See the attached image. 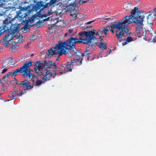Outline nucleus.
Segmentation results:
<instances>
[{"label": "nucleus", "instance_id": "obj_26", "mask_svg": "<svg viewBox=\"0 0 156 156\" xmlns=\"http://www.w3.org/2000/svg\"><path fill=\"white\" fill-rule=\"evenodd\" d=\"M48 5L49 4H48V2L46 3L45 5H43V8H47L48 6Z\"/></svg>", "mask_w": 156, "mask_h": 156}, {"label": "nucleus", "instance_id": "obj_2", "mask_svg": "<svg viewBox=\"0 0 156 156\" xmlns=\"http://www.w3.org/2000/svg\"><path fill=\"white\" fill-rule=\"evenodd\" d=\"M87 48L89 47H88L87 48V49L82 54L81 53L80 56L75 55L76 57L72 60L71 62H68L67 63L65 64H62L59 67L57 66L55 62L50 61H48V62L44 61V63L41 62L40 61H37L34 63L35 71L39 76H41L43 75L42 72L43 69H46L45 70L46 73L45 76L43 78L46 81L49 80V78L50 77L54 78L55 76L59 74H61L68 72H71L72 65L76 66L82 64V59L81 56H89L91 54V53L88 52L89 51L87 50Z\"/></svg>", "mask_w": 156, "mask_h": 156}, {"label": "nucleus", "instance_id": "obj_6", "mask_svg": "<svg viewBox=\"0 0 156 156\" xmlns=\"http://www.w3.org/2000/svg\"><path fill=\"white\" fill-rule=\"evenodd\" d=\"M92 31L88 32H81L79 33V37L78 40L84 44H87L89 46H92L96 42L97 38L93 36Z\"/></svg>", "mask_w": 156, "mask_h": 156}, {"label": "nucleus", "instance_id": "obj_31", "mask_svg": "<svg viewBox=\"0 0 156 156\" xmlns=\"http://www.w3.org/2000/svg\"><path fill=\"white\" fill-rule=\"evenodd\" d=\"M111 50L110 49V50L108 51H107V53H108V52H109V54H110V53H111Z\"/></svg>", "mask_w": 156, "mask_h": 156}, {"label": "nucleus", "instance_id": "obj_8", "mask_svg": "<svg viewBox=\"0 0 156 156\" xmlns=\"http://www.w3.org/2000/svg\"><path fill=\"white\" fill-rule=\"evenodd\" d=\"M61 51L62 48L59 47V43L58 42V44H56L54 47H52L48 50V55L51 57L55 56L56 55H57L58 58L56 59V60H57L59 58V56L62 54L66 55L65 53L63 51L61 52Z\"/></svg>", "mask_w": 156, "mask_h": 156}, {"label": "nucleus", "instance_id": "obj_1", "mask_svg": "<svg viewBox=\"0 0 156 156\" xmlns=\"http://www.w3.org/2000/svg\"><path fill=\"white\" fill-rule=\"evenodd\" d=\"M87 48L89 47H88L87 48V49L82 54L81 53L80 56L75 55L76 57L72 60L71 62H68L67 63L65 64H62L59 67L57 66L55 62L50 61H48V62L44 61V63L41 62L40 61H37L34 63L35 71L39 76H41L43 75L42 72L43 69H46L45 70L46 73L45 76L43 78L46 81L49 80V78L50 77L54 78L55 76L59 74H61L68 72H71L72 65L76 66L82 64V59L81 56H89L91 54V53L88 52L89 51L87 50Z\"/></svg>", "mask_w": 156, "mask_h": 156}, {"label": "nucleus", "instance_id": "obj_27", "mask_svg": "<svg viewBox=\"0 0 156 156\" xmlns=\"http://www.w3.org/2000/svg\"><path fill=\"white\" fill-rule=\"evenodd\" d=\"M7 68H5L2 70V74L4 73H5L6 72H7Z\"/></svg>", "mask_w": 156, "mask_h": 156}, {"label": "nucleus", "instance_id": "obj_21", "mask_svg": "<svg viewBox=\"0 0 156 156\" xmlns=\"http://www.w3.org/2000/svg\"><path fill=\"white\" fill-rule=\"evenodd\" d=\"M156 10L154 9V10L152 12H150V13L152 16L154 18V19H156Z\"/></svg>", "mask_w": 156, "mask_h": 156}, {"label": "nucleus", "instance_id": "obj_40", "mask_svg": "<svg viewBox=\"0 0 156 156\" xmlns=\"http://www.w3.org/2000/svg\"><path fill=\"white\" fill-rule=\"evenodd\" d=\"M136 57H135V59H136Z\"/></svg>", "mask_w": 156, "mask_h": 156}, {"label": "nucleus", "instance_id": "obj_37", "mask_svg": "<svg viewBox=\"0 0 156 156\" xmlns=\"http://www.w3.org/2000/svg\"><path fill=\"white\" fill-rule=\"evenodd\" d=\"M129 34H131V33H129Z\"/></svg>", "mask_w": 156, "mask_h": 156}, {"label": "nucleus", "instance_id": "obj_34", "mask_svg": "<svg viewBox=\"0 0 156 156\" xmlns=\"http://www.w3.org/2000/svg\"><path fill=\"white\" fill-rule=\"evenodd\" d=\"M19 28V25H18L16 27V30H17Z\"/></svg>", "mask_w": 156, "mask_h": 156}, {"label": "nucleus", "instance_id": "obj_19", "mask_svg": "<svg viewBox=\"0 0 156 156\" xmlns=\"http://www.w3.org/2000/svg\"><path fill=\"white\" fill-rule=\"evenodd\" d=\"M44 2H46L48 0H43ZM57 1V0H50V1L48 2L49 5L51 6H54L55 5V3Z\"/></svg>", "mask_w": 156, "mask_h": 156}, {"label": "nucleus", "instance_id": "obj_5", "mask_svg": "<svg viewBox=\"0 0 156 156\" xmlns=\"http://www.w3.org/2000/svg\"><path fill=\"white\" fill-rule=\"evenodd\" d=\"M21 8H20V9L16 12L17 14L14 18L11 19L10 17H8L3 21V24L2 25H0V36L5 33L9 32L12 28V22L16 18H18V17H21L19 15L21 13L22 11H27L28 10V9L30 8V6L28 5L27 7H21Z\"/></svg>", "mask_w": 156, "mask_h": 156}, {"label": "nucleus", "instance_id": "obj_9", "mask_svg": "<svg viewBox=\"0 0 156 156\" xmlns=\"http://www.w3.org/2000/svg\"><path fill=\"white\" fill-rule=\"evenodd\" d=\"M14 83L18 85V86L22 88L26 92L27 90L31 89L33 88V86L31 85V83L27 80H24L22 82L18 81L16 78H14Z\"/></svg>", "mask_w": 156, "mask_h": 156}, {"label": "nucleus", "instance_id": "obj_14", "mask_svg": "<svg viewBox=\"0 0 156 156\" xmlns=\"http://www.w3.org/2000/svg\"><path fill=\"white\" fill-rule=\"evenodd\" d=\"M76 33V31H74L73 29H69L68 31L65 34V36H68L72 37Z\"/></svg>", "mask_w": 156, "mask_h": 156}, {"label": "nucleus", "instance_id": "obj_38", "mask_svg": "<svg viewBox=\"0 0 156 156\" xmlns=\"http://www.w3.org/2000/svg\"><path fill=\"white\" fill-rule=\"evenodd\" d=\"M1 7H2L0 5V8H1Z\"/></svg>", "mask_w": 156, "mask_h": 156}, {"label": "nucleus", "instance_id": "obj_39", "mask_svg": "<svg viewBox=\"0 0 156 156\" xmlns=\"http://www.w3.org/2000/svg\"><path fill=\"white\" fill-rule=\"evenodd\" d=\"M138 37H140V36H138Z\"/></svg>", "mask_w": 156, "mask_h": 156}, {"label": "nucleus", "instance_id": "obj_3", "mask_svg": "<svg viewBox=\"0 0 156 156\" xmlns=\"http://www.w3.org/2000/svg\"><path fill=\"white\" fill-rule=\"evenodd\" d=\"M144 13L141 10H138L137 7H135L132 9L131 14L129 16H125L121 20L118 22L111 23V29L110 30L112 33H114L113 29H116L115 30V36L119 42L122 40V37L128 34H127L129 31V25L132 23H135L136 25V30L137 32V35L140 34V31L142 30L143 26V22L144 18Z\"/></svg>", "mask_w": 156, "mask_h": 156}, {"label": "nucleus", "instance_id": "obj_4", "mask_svg": "<svg viewBox=\"0 0 156 156\" xmlns=\"http://www.w3.org/2000/svg\"><path fill=\"white\" fill-rule=\"evenodd\" d=\"M59 47L62 48L61 52L63 51L68 57L70 58L73 55H76L79 56L81 55V52L76 50L75 45L76 44L81 43L76 37H70L66 41H58Z\"/></svg>", "mask_w": 156, "mask_h": 156}, {"label": "nucleus", "instance_id": "obj_7", "mask_svg": "<svg viewBox=\"0 0 156 156\" xmlns=\"http://www.w3.org/2000/svg\"><path fill=\"white\" fill-rule=\"evenodd\" d=\"M32 61L29 60L25 62L23 65L19 68L20 72L21 73H23L22 76L25 78H31L32 81L33 83L35 82L34 79L36 77L33 74L30 73L31 69L29 67L32 65Z\"/></svg>", "mask_w": 156, "mask_h": 156}, {"label": "nucleus", "instance_id": "obj_36", "mask_svg": "<svg viewBox=\"0 0 156 156\" xmlns=\"http://www.w3.org/2000/svg\"><path fill=\"white\" fill-rule=\"evenodd\" d=\"M108 54H107V55H105V57L107 56H108Z\"/></svg>", "mask_w": 156, "mask_h": 156}, {"label": "nucleus", "instance_id": "obj_23", "mask_svg": "<svg viewBox=\"0 0 156 156\" xmlns=\"http://www.w3.org/2000/svg\"><path fill=\"white\" fill-rule=\"evenodd\" d=\"M6 0H0V5L2 7L5 8Z\"/></svg>", "mask_w": 156, "mask_h": 156}, {"label": "nucleus", "instance_id": "obj_30", "mask_svg": "<svg viewBox=\"0 0 156 156\" xmlns=\"http://www.w3.org/2000/svg\"><path fill=\"white\" fill-rule=\"evenodd\" d=\"M93 22V21H90L89 22H88L87 23V24H90L91 23H92Z\"/></svg>", "mask_w": 156, "mask_h": 156}, {"label": "nucleus", "instance_id": "obj_15", "mask_svg": "<svg viewBox=\"0 0 156 156\" xmlns=\"http://www.w3.org/2000/svg\"><path fill=\"white\" fill-rule=\"evenodd\" d=\"M133 38L130 37H128L127 38H125L124 41L122 42V45H124L128 44L129 42L133 41Z\"/></svg>", "mask_w": 156, "mask_h": 156}, {"label": "nucleus", "instance_id": "obj_13", "mask_svg": "<svg viewBox=\"0 0 156 156\" xmlns=\"http://www.w3.org/2000/svg\"><path fill=\"white\" fill-rule=\"evenodd\" d=\"M110 30V28L109 26H107L105 27H104L101 29V31L102 32V34H104L105 36H107V32H108Z\"/></svg>", "mask_w": 156, "mask_h": 156}, {"label": "nucleus", "instance_id": "obj_32", "mask_svg": "<svg viewBox=\"0 0 156 156\" xmlns=\"http://www.w3.org/2000/svg\"><path fill=\"white\" fill-rule=\"evenodd\" d=\"M99 39L100 41H102L103 40V38H99Z\"/></svg>", "mask_w": 156, "mask_h": 156}, {"label": "nucleus", "instance_id": "obj_29", "mask_svg": "<svg viewBox=\"0 0 156 156\" xmlns=\"http://www.w3.org/2000/svg\"><path fill=\"white\" fill-rule=\"evenodd\" d=\"M153 41L154 42H156V37H155L153 39Z\"/></svg>", "mask_w": 156, "mask_h": 156}, {"label": "nucleus", "instance_id": "obj_35", "mask_svg": "<svg viewBox=\"0 0 156 156\" xmlns=\"http://www.w3.org/2000/svg\"><path fill=\"white\" fill-rule=\"evenodd\" d=\"M11 48L13 49L14 48V46L12 45V46Z\"/></svg>", "mask_w": 156, "mask_h": 156}, {"label": "nucleus", "instance_id": "obj_16", "mask_svg": "<svg viewBox=\"0 0 156 156\" xmlns=\"http://www.w3.org/2000/svg\"><path fill=\"white\" fill-rule=\"evenodd\" d=\"M106 44L105 43H103L102 42H100L98 46L99 47L102 48L103 50L106 49L107 47L106 46Z\"/></svg>", "mask_w": 156, "mask_h": 156}, {"label": "nucleus", "instance_id": "obj_12", "mask_svg": "<svg viewBox=\"0 0 156 156\" xmlns=\"http://www.w3.org/2000/svg\"><path fill=\"white\" fill-rule=\"evenodd\" d=\"M29 18H28V20H26L27 18L25 19V20H22L23 22L24 21L27 22L26 24L24 25L23 27L21 29L22 31L24 33H26L27 31H29L30 30V28L27 25V23L31 21V18H30L29 19Z\"/></svg>", "mask_w": 156, "mask_h": 156}, {"label": "nucleus", "instance_id": "obj_10", "mask_svg": "<svg viewBox=\"0 0 156 156\" xmlns=\"http://www.w3.org/2000/svg\"><path fill=\"white\" fill-rule=\"evenodd\" d=\"M23 94V93L21 89H19V90H13L11 91V93L9 96V97L10 98L8 101L16 99L18 98V96H22Z\"/></svg>", "mask_w": 156, "mask_h": 156}, {"label": "nucleus", "instance_id": "obj_22", "mask_svg": "<svg viewBox=\"0 0 156 156\" xmlns=\"http://www.w3.org/2000/svg\"><path fill=\"white\" fill-rule=\"evenodd\" d=\"M92 32L93 35V36H94V37H95L94 35L95 34L96 35H101L102 34V32H101V29L99 30L98 32H95L94 31H92Z\"/></svg>", "mask_w": 156, "mask_h": 156}, {"label": "nucleus", "instance_id": "obj_28", "mask_svg": "<svg viewBox=\"0 0 156 156\" xmlns=\"http://www.w3.org/2000/svg\"><path fill=\"white\" fill-rule=\"evenodd\" d=\"M82 3H85L87 2L88 0H80Z\"/></svg>", "mask_w": 156, "mask_h": 156}, {"label": "nucleus", "instance_id": "obj_20", "mask_svg": "<svg viewBox=\"0 0 156 156\" xmlns=\"http://www.w3.org/2000/svg\"><path fill=\"white\" fill-rule=\"evenodd\" d=\"M43 7V2L41 1L38 2L36 5V7L37 9H40L42 7Z\"/></svg>", "mask_w": 156, "mask_h": 156}, {"label": "nucleus", "instance_id": "obj_17", "mask_svg": "<svg viewBox=\"0 0 156 156\" xmlns=\"http://www.w3.org/2000/svg\"><path fill=\"white\" fill-rule=\"evenodd\" d=\"M21 73V72H20L19 68L16 69L15 70H13L12 71V75L13 76H16L18 75V74Z\"/></svg>", "mask_w": 156, "mask_h": 156}, {"label": "nucleus", "instance_id": "obj_33", "mask_svg": "<svg viewBox=\"0 0 156 156\" xmlns=\"http://www.w3.org/2000/svg\"><path fill=\"white\" fill-rule=\"evenodd\" d=\"M24 15H25L23 16L25 18L26 16H27V14L26 13H25Z\"/></svg>", "mask_w": 156, "mask_h": 156}, {"label": "nucleus", "instance_id": "obj_18", "mask_svg": "<svg viewBox=\"0 0 156 156\" xmlns=\"http://www.w3.org/2000/svg\"><path fill=\"white\" fill-rule=\"evenodd\" d=\"M147 22L148 23H149L150 24L151 23V21H153L154 19V18L152 16L150 13L148 15L147 17Z\"/></svg>", "mask_w": 156, "mask_h": 156}, {"label": "nucleus", "instance_id": "obj_11", "mask_svg": "<svg viewBox=\"0 0 156 156\" xmlns=\"http://www.w3.org/2000/svg\"><path fill=\"white\" fill-rule=\"evenodd\" d=\"M11 34H6L0 41V43L2 45H4L5 46H7L9 44V42L12 40L13 37L12 36Z\"/></svg>", "mask_w": 156, "mask_h": 156}, {"label": "nucleus", "instance_id": "obj_24", "mask_svg": "<svg viewBox=\"0 0 156 156\" xmlns=\"http://www.w3.org/2000/svg\"><path fill=\"white\" fill-rule=\"evenodd\" d=\"M36 84H34V85L39 86L42 83V81L41 80H37L36 82Z\"/></svg>", "mask_w": 156, "mask_h": 156}, {"label": "nucleus", "instance_id": "obj_25", "mask_svg": "<svg viewBox=\"0 0 156 156\" xmlns=\"http://www.w3.org/2000/svg\"><path fill=\"white\" fill-rule=\"evenodd\" d=\"M10 75H12V72L8 73L4 76V78L6 77L7 76H9Z\"/></svg>", "mask_w": 156, "mask_h": 156}]
</instances>
